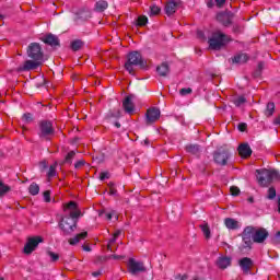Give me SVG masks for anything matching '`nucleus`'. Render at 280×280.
I'll return each mask as SVG.
<instances>
[{"mask_svg": "<svg viewBox=\"0 0 280 280\" xmlns=\"http://www.w3.org/2000/svg\"><path fill=\"white\" fill-rule=\"evenodd\" d=\"M63 211H70L61 218L58 226L63 235H71L78 229V219L81 218L82 211L78 208V202L69 201L63 205Z\"/></svg>", "mask_w": 280, "mask_h": 280, "instance_id": "f257e3e1", "label": "nucleus"}, {"mask_svg": "<svg viewBox=\"0 0 280 280\" xmlns=\"http://www.w3.org/2000/svg\"><path fill=\"white\" fill-rule=\"evenodd\" d=\"M256 174H257L256 178L260 187H268V185H271L273 180H280V174L275 170H271V171L268 168L256 170Z\"/></svg>", "mask_w": 280, "mask_h": 280, "instance_id": "f03ea898", "label": "nucleus"}, {"mask_svg": "<svg viewBox=\"0 0 280 280\" xmlns=\"http://www.w3.org/2000/svg\"><path fill=\"white\" fill-rule=\"evenodd\" d=\"M135 67L145 69V61H143V57L139 51L129 52L125 62V69L130 75H135Z\"/></svg>", "mask_w": 280, "mask_h": 280, "instance_id": "7ed1b4c3", "label": "nucleus"}, {"mask_svg": "<svg viewBox=\"0 0 280 280\" xmlns=\"http://www.w3.org/2000/svg\"><path fill=\"white\" fill-rule=\"evenodd\" d=\"M231 37L221 31H214L211 37L208 39L210 49H222L226 43H231Z\"/></svg>", "mask_w": 280, "mask_h": 280, "instance_id": "20e7f679", "label": "nucleus"}, {"mask_svg": "<svg viewBox=\"0 0 280 280\" xmlns=\"http://www.w3.org/2000/svg\"><path fill=\"white\" fill-rule=\"evenodd\" d=\"M56 135V129H54V124L50 120L39 121L38 137L43 141H51V137Z\"/></svg>", "mask_w": 280, "mask_h": 280, "instance_id": "39448f33", "label": "nucleus"}, {"mask_svg": "<svg viewBox=\"0 0 280 280\" xmlns=\"http://www.w3.org/2000/svg\"><path fill=\"white\" fill-rule=\"evenodd\" d=\"M254 235H255L254 226L248 225L244 229V231L241 234L244 243L243 246L241 247V250H244L245 248H248V250H250V248H253Z\"/></svg>", "mask_w": 280, "mask_h": 280, "instance_id": "423d86ee", "label": "nucleus"}, {"mask_svg": "<svg viewBox=\"0 0 280 280\" xmlns=\"http://www.w3.org/2000/svg\"><path fill=\"white\" fill-rule=\"evenodd\" d=\"M27 56L32 60L43 61L45 54L43 52V47H40V44H38V43L30 44L28 48H27Z\"/></svg>", "mask_w": 280, "mask_h": 280, "instance_id": "0eeeda50", "label": "nucleus"}, {"mask_svg": "<svg viewBox=\"0 0 280 280\" xmlns=\"http://www.w3.org/2000/svg\"><path fill=\"white\" fill-rule=\"evenodd\" d=\"M43 243V237L42 236H34V237H28L27 242L24 246V254L25 255H32L36 248H38V244Z\"/></svg>", "mask_w": 280, "mask_h": 280, "instance_id": "6e6552de", "label": "nucleus"}, {"mask_svg": "<svg viewBox=\"0 0 280 280\" xmlns=\"http://www.w3.org/2000/svg\"><path fill=\"white\" fill-rule=\"evenodd\" d=\"M127 268L130 275H139V272H145V266L143 262L137 261L135 258L129 259Z\"/></svg>", "mask_w": 280, "mask_h": 280, "instance_id": "1a4fd4ad", "label": "nucleus"}, {"mask_svg": "<svg viewBox=\"0 0 280 280\" xmlns=\"http://www.w3.org/2000/svg\"><path fill=\"white\" fill-rule=\"evenodd\" d=\"M230 156L231 153L226 149H219L213 154V159L217 165H226V162L229 161Z\"/></svg>", "mask_w": 280, "mask_h": 280, "instance_id": "9d476101", "label": "nucleus"}, {"mask_svg": "<svg viewBox=\"0 0 280 280\" xmlns=\"http://www.w3.org/2000/svg\"><path fill=\"white\" fill-rule=\"evenodd\" d=\"M234 14L231 11L220 12L217 14V21L221 23L224 27H229L233 23Z\"/></svg>", "mask_w": 280, "mask_h": 280, "instance_id": "9b49d317", "label": "nucleus"}, {"mask_svg": "<svg viewBox=\"0 0 280 280\" xmlns=\"http://www.w3.org/2000/svg\"><path fill=\"white\" fill-rule=\"evenodd\" d=\"M268 235H269L268 230L264 228H259L258 230L255 229L253 242L255 244H264L266 240H268Z\"/></svg>", "mask_w": 280, "mask_h": 280, "instance_id": "f8f14e48", "label": "nucleus"}, {"mask_svg": "<svg viewBox=\"0 0 280 280\" xmlns=\"http://www.w3.org/2000/svg\"><path fill=\"white\" fill-rule=\"evenodd\" d=\"M145 115H147V124L148 126H150V124H154L159 121V119L161 118V109L156 107H150L147 110Z\"/></svg>", "mask_w": 280, "mask_h": 280, "instance_id": "ddd939ff", "label": "nucleus"}, {"mask_svg": "<svg viewBox=\"0 0 280 280\" xmlns=\"http://www.w3.org/2000/svg\"><path fill=\"white\" fill-rule=\"evenodd\" d=\"M43 65L40 60H26L23 66L19 68V71H34Z\"/></svg>", "mask_w": 280, "mask_h": 280, "instance_id": "4468645a", "label": "nucleus"}, {"mask_svg": "<svg viewBox=\"0 0 280 280\" xmlns=\"http://www.w3.org/2000/svg\"><path fill=\"white\" fill-rule=\"evenodd\" d=\"M238 266L243 270L244 275H248V272H250V270L255 266V262L253 261V259L244 257L238 260Z\"/></svg>", "mask_w": 280, "mask_h": 280, "instance_id": "2eb2a0df", "label": "nucleus"}, {"mask_svg": "<svg viewBox=\"0 0 280 280\" xmlns=\"http://www.w3.org/2000/svg\"><path fill=\"white\" fill-rule=\"evenodd\" d=\"M135 95L130 94L122 101V108L128 115L135 113V103H132Z\"/></svg>", "mask_w": 280, "mask_h": 280, "instance_id": "dca6fc26", "label": "nucleus"}, {"mask_svg": "<svg viewBox=\"0 0 280 280\" xmlns=\"http://www.w3.org/2000/svg\"><path fill=\"white\" fill-rule=\"evenodd\" d=\"M178 5H180V0H171L165 4V14L167 16H172V14H176V10H178Z\"/></svg>", "mask_w": 280, "mask_h": 280, "instance_id": "f3484780", "label": "nucleus"}, {"mask_svg": "<svg viewBox=\"0 0 280 280\" xmlns=\"http://www.w3.org/2000/svg\"><path fill=\"white\" fill-rule=\"evenodd\" d=\"M45 45H49L50 47H60V39L58 36L49 33L45 37L42 38Z\"/></svg>", "mask_w": 280, "mask_h": 280, "instance_id": "a211bd4d", "label": "nucleus"}, {"mask_svg": "<svg viewBox=\"0 0 280 280\" xmlns=\"http://www.w3.org/2000/svg\"><path fill=\"white\" fill-rule=\"evenodd\" d=\"M218 268H220V270H226V268H229V266H231V257L229 256H220L217 261H215Z\"/></svg>", "mask_w": 280, "mask_h": 280, "instance_id": "6ab92c4d", "label": "nucleus"}, {"mask_svg": "<svg viewBox=\"0 0 280 280\" xmlns=\"http://www.w3.org/2000/svg\"><path fill=\"white\" fill-rule=\"evenodd\" d=\"M237 150L242 159H248V156L253 154V150L250 149V145L246 143L240 144Z\"/></svg>", "mask_w": 280, "mask_h": 280, "instance_id": "aec40b11", "label": "nucleus"}, {"mask_svg": "<svg viewBox=\"0 0 280 280\" xmlns=\"http://www.w3.org/2000/svg\"><path fill=\"white\" fill-rule=\"evenodd\" d=\"M89 237V232H82L77 234L74 237L69 238L70 246H75V244H80L82 240H86Z\"/></svg>", "mask_w": 280, "mask_h": 280, "instance_id": "412c9836", "label": "nucleus"}, {"mask_svg": "<svg viewBox=\"0 0 280 280\" xmlns=\"http://www.w3.org/2000/svg\"><path fill=\"white\" fill-rule=\"evenodd\" d=\"M224 224L226 229H230L231 231H237V229H240V222L232 218H226Z\"/></svg>", "mask_w": 280, "mask_h": 280, "instance_id": "4be33fe9", "label": "nucleus"}, {"mask_svg": "<svg viewBox=\"0 0 280 280\" xmlns=\"http://www.w3.org/2000/svg\"><path fill=\"white\" fill-rule=\"evenodd\" d=\"M156 71L161 78H167V74L170 73V65L163 62L161 66L156 67Z\"/></svg>", "mask_w": 280, "mask_h": 280, "instance_id": "5701e85b", "label": "nucleus"}, {"mask_svg": "<svg viewBox=\"0 0 280 280\" xmlns=\"http://www.w3.org/2000/svg\"><path fill=\"white\" fill-rule=\"evenodd\" d=\"M186 152H188V154H194L195 156H198V154H200V145L188 144L186 145Z\"/></svg>", "mask_w": 280, "mask_h": 280, "instance_id": "b1692460", "label": "nucleus"}, {"mask_svg": "<svg viewBox=\"0 0 280 280\" xmlns=\"http://www.w3.org/2000/svg\"><path fill=\"white\" fill-rule=\"evenodd\" d=\"M108 8V2L105 0H100L95 4L96 12H104Z\"/></svg>", "mask_w": 280, "mask_h": 280, "instance_id": "393cba45", "label": "nucleus"}, {"mask_svg": "<svg viewBox=\"0 0 280 280\" xmlns=\"http://www.w3.org/2000/svg\"><path fill=\"white\" fill-rule=\"evenodd\" d=\"M28 192L31 194V196H38V194L40 192V186H38V184L36 183H32L28 187Z\"/></svg>", "mask_w": 280, "mask_h": 280, "instance_id": "a878e982", "label": "nucleus"}, {"mask_svg": "<svg viewBox=\"0 0 280 280\" xmlns=\"http://www.w3.org/2000/svg\"><path fill=\"white\" fill-rule=\"evenodd\" d=\"M83 47H84V42H82L81 39H75L71 43L72 51H80V49Z\"/></svg>", "mask_w": 280, "mask_h": 280, "instance_id": "bb28decb", "label": "nucleus"}, {"mask_svg": "<svg viewBox=\"0 0 280 280\" xmlns=\"http://www.w3.org/2000/svg\"><path fill=\"white\" fill-rule=\"evenodd\" d=\"M74 159H75V151L68 152V154L66 155L62 162V165H65V163H67L68 165H71Z\"/></svg>", "mask_w": 280, "mask_h": 280, "instance_id": "cd10ccee", "label": "nucleus"}, {"mask_svg": "<svg viewBox=\"0 0 280 280\" xmlns=\"http://www.w3.org/2000/svg\"><path fill=\"white\" fill-rule=\"evenodd\" d=\"M266 117H272L275 115V103L269 102L265 110Z\"/></svg>", "mask_w": 280, "mask_h": 280, "instance_id": "c85d7f7f", "label": "nucleus"}, {"mask_svg": "<svg viewBox=\"0 0 280 280\" xmlns=\"http://www.w3.org/2000/svg\"><path fill=\"white\" fill-rule=\"evenodd\" d=\"M200 229H201L206 240H210L211 238V230L209 229V224L200 225Z\"/></svg>", "mask_w": 280, "mask_h": 280, "instance_id": "c756f323", "label": "nucleus"}, {"mask_svg": "<svg viewBox=\"0 0 280 280\" xmlns=\"http://www.w3.org/2000/svg\"><path fill=\"white\" fill-rule=\"evenodd\" d=\"M137 25L139 27H143V26L148 25V16H145V15L138 16Z\"/></svg>", "mask_w": 280, "mask_h": 280, "instance_id": "7c9ffc66", "label": "nucleus"}, {"mask_svg": "<svg viewBox=\"0 0 280 280\" xmlns=\"http://www.w3.org/2000/svg\"><path fill=\"white\" fill-rule=\"evenodd\" d=\"M10 191V186L0 180V198Z\"/></svg>", "mask_w": 280, "mask_h": 280, "instance_id": "2f4dec72", "label": "nucleus"}, {"mask_svg": "<svg viewBox=\"0 0 280 280\" xmlns=\"http://www.w3.org/2000/svg\"><path fill=\"white\" fill-rule=\"evenodd\" d=\"M58 167V162H55L52 165H50L49 171H48V178H54L56 176V168Z\"/></svg>", "mask_w": 280, "mask_h": 280, "instance_id": "473e14b6", "label": "nucleus"}, {"mask_svg": "<svg viewBox=\"0 0 280 280\" xmlns=\"http://www.w3.org/2000/svg\"><path fill=\"white\" fill-rule=\"evenodd\" d=\"M22 121L24 124H32V121H34V117L32 116L31 113H26L22 116Z\"/></svg>", "mask_w": 280, "mask_h": 280, "instance_id": "72a5a7b5", "label": "nucleus"}, {"mask_svg": "<svg viewBox=\"0 0 280 280\" xmlns=\"http://www.w3.org/2000/svg\"><path fill=\"white\" fill-rule=\"evenodd\" d=\"M233 34H244V26L240 24H234L232 27Z\"/></svg>", "mask_w": 280, "mask_h": 280, "instance_id": "f704fd0d", "label": "nucleus"}, {"mask_svg": "<svg viewBox=\"0 0 280 280\" xmlns=\"http://www.w3.org/2000/svg\"><path fill=\"white\" fill-rule=\"evenodd\" d=\"M46 254L48 255V257L50 258V261H52V262H56V261H58V259H60V255H58L51 250H48Z\"/></svg>", "mask_w": 280, "mask_h": 280, "instance_id": "c9c22d12", "label": "nucleus"}, {"mask_svg": "<svg viewBox=\"0 0 280 280\" xmlns=\"http://www.w3.org/2000/svg\"><path fill=\"white\" fill-rule=\"evenodd\" d=\"M268 200H275V198H277V189H275V187H270L268 189Z\"/></svg>", "mask_w": 280, "mask_h": 280, "instance_id": "e433bc0d", "label": "nucleus"}, {"mask_svg": "<svg viewBox=\"0 0 280 280\" xmlns=\"http://www.w3.org/2000/svg\"><path fill=\"white\" fill-rule=\"evenodd\" d=\"M235 106H242L243 104H246V97L245 96H238L234 98Z\"/></svg>", "mask_w": 280, "mask_h": 280, "instance_id": "4c0bfd02", "label": "nucleus"}, {"mask_svg": "<svg viewBox=\"0 0 280 280\" xmlns=\"http://www.w3.org/2000/svg\"><path fill=\"white\" fill-rule=\"evenodd\" d=\"M233 62L241 65L242 62H246V55H237L234 57Z\"/></svg>", "mask_w": 280, "mask_h": 280, "instance_id": "58836bf2", "label": "nucleus"}, {"mask_svg": "<svg viewBox=\"0 0 280 280\" xmlns=\"http://www.w3.org/2000/svg\"><path fill=\"white\" fill-rule=\"evenodd\" d=\"M151 15L156 16V14L161 13V8H159L156 4H153L150 7Z\"/></svg>", "mask_w": 280, "mask_h": 280, "instance_id": "ea45409f", "label": "nucleus"}, {"mask_svg": "<svg viewBox=\"0 0 280 280\" xmlns=\"http://www.w3.org/2000/svg\"><path fill=\"white\" fill-rule=\"evenodd\" d=\"M180 95H190V93H192V90L191 88H183L180 91H179Z\"/></svg>", "mask_w": 280, "mask_h": 280, "instance_id": "a19ab883", "label": "nucleus"}, {"mask_svg": "<svg viewBox=\"0 0 280 280\" xmlns=\"http://www.w3.org/2000/svg\"><path fill=\"white\" fill-rule=\"evenodd\" d=\"M44 199H45V202H51V191L49 190L44 191Z\"/></svg>", "mask_w": 280, "mask_h": 280, "instance_id": "79ce46f5", "label": "nucleus"}, {"mask_svg": "<svg viewBox=\"0 0 280 280\" xmlns=\"http://www.w3.org/2000/svg\"><path fill=\"white\" fill-rule=\"evenodd\" d=\"M84 165H86V161H84V160H79V161L74 164V167H75V170H80V167H84Z\"/></svg>", "mask_w": 280, "mask_h": 280, "instance_id": "37998d69", "label": "nucleus"}, {"mask_svg": "<svg viewBox=\"0 0 280 280\" xmlns=\"http://www.w3.org/2000/svg\"><path fill=\"white\" fill-rule=\"evenodd\" d=\"M230 191L233 196H240V188L237 186H232Z\"/></svg>", "mask_w": 280, "mask_h": 280, "instance_id": "c03bdc74", "label": "nucleus"}, {"mask_svg": "<svg viewBox=\"0 0 280 280\" xmlns=\"http://www.w3.org/2000/svg\"><path fill=\"white\" fill-rule=\"evenodd\" d=\"M240 132H246V128H248V125L246 122H241L237 126Z\"/></svg>", "mask_w": 280, "mask_h": 280, "instance_id": "a18cd8bd", "label": "nucleus"}, {"mask_svg": "<svg viewBox=\"0 0 280 280\" xmlns=\"http://www.w3.org/2000/svg\"><path fill=\"white\" fill-rule=\"evenodd\" d=\"M214 3L217 8H224V3H226V0H214Z\"/></svg>", "mask_w": 280, "mask_h": 280, "instance_id": "49530a36", "label": "nucleus"}, {"mask_svg": "<svg viewBox=\"0 0 280 280\" xmlns=\"http://www.w3.org/2000/svg\"><path fill=\"white\" fill-rule=\"evenodd\" d=\"M261 71H264V62L262 61H260L258 63V68H257V71H256L257 75H259L261 73Z\"/></svg>", "mask_w": 280, "mask_h": 280, "instance_id": "de8ad7c7", "label": "nucleus"}, {"mask_svg": "<svg viewBox=\"0 0 280 280\" xmlns=\"http://www.w3.org/2000/svg\"><path fill=\"white\" fill-rule=\"evenodd\" d=\"M115 242H117V238L115 236H113L110 240H109V243L107 245V250H113V248L110 247V244H115Z\"/></svg>", "mask_w": 280, "mask_h": 280, "instance_id": "09e8293b", "label": "nucleus"}, {"mask_svg": "<svg viewBox=\"0 0 280 280\" xmlns=\"http://www.w3.org/2000/svg\"><path fill=\"white\" fill-rule=\"evenodd\" d=\"M110 117H115L116 119H118V117H121V112L117 109L116 112H113L110 114Z\"/></svg>", "mask_w": 280, "mask_h": 280, "instance_id": "8fccbe9b", "label": "nucleus"}, {"mask_svg": "<svg viewBox=\"0 0 280 280\" xmlns=\"http://www.w3.org/2000/svg\"><path fill=\"white\" fill-rule=\"evenodd\" d=\"M104 261H106V257H104V256H98L96 258V264H104Z\"/></svg>", "mask_w": 280, "mask_h": 280, "instance_id": "3c124183", "label": "nucleus"}, {"mask_svg": "<svg viewBox=\"0 0 280 280\" xmlns=\"http://www.w3.org/2000/svg\"><path fill=\"white\" fill-rule=\"evenodd\" d=\"M206 3H207V8H214L215 5V2L213 0H207Z\"/></svg>", "mask_w": 280, "mask_h": 280, "instance_id": "603ef678", "label": "nucleus"}, {"mask_svg": "<svg viewBox=\"0 0 280 280\" xmlns=\"http://www.w3.org/2000/svg\"><path fill=\"white\" fill-rule=\"evenodd\" d=\"M117 194V189L115 187L110 186L109 187V196H115Z\"/></svg>", "mask_w": 280, "mask_h": 280, "instance_id": "864d4df0", "label": "nucleus"}, {"mask_svg": "<svg viewBox=\"0 0 280 280\" xmlns=\"http://www.w3.org/2000/svg\"><path fill=\"white\" fill-rule=\"evenodd\" d=\"M100 178L101 180H106V178H109L108 173H101Z\"/></svg>", "mask_w": 280, "mask_h": 280, "instance_id": "5fc2aeb1", "label": "nucleus"}, {"mask_svg": "<svg viewBox=\"0 0 280 280\" xmlns=\"http://www.w3.org/2000/svg\"><path fill=\"white\" fill-rule=\"evenodd\" d=\"M276 244H280V231L277 232L276 234V241H275Z\"/></svg>", "mask_w": 280, "mask_h": 280, "instance_id": "6e6d98bb", "label": "nucleus"}, {"mask_svg": "<svg viewBox=\"0 0 280 280\" xmlns=\"http://www.w3.org/2000/svg\"><path fill=\"white\" fill-rule=\"evenodd\" d=\"M198 38H205V33L202 31L197 32Z\"/></svg>", "mask_w": 280, "mask_h": 280, "instance_id": "4d7b16f0", "label": "nucleus"}, {"mask_svg": "<svg viewBox=\"0 0 280 280\" xmlns=\"http://www.w3.org/2000/svg\"><path fill=\"white\" fill-rule=\"evenodd\" d=\"M83 250H85L86 253H91V246L83 245Z\"/></svg>", "mask_w": 280, "mask_h": 280, "instance_id": "13d9d810", "label": "nucleus"}, {"mask_svg": "<svg viewBox=\"0 0 280 280\" xmlns=\"http://www.w3.org/2000/svg\"><path fill=\"white\" fill-rule=\"evenodd\" d=\"M119 235H121V230H118L114 233V237H116V240L119 237Z\"/></svg>", "mask_w": 280, "mask_h": 280, "instance_id": "bf43d9fd", "label": "nucleus"}, {"mask_svg": "<svg viewBox=\"0 0 280 280\" xmlns=\"http://www.w3.org/2000/svg\"><path fill=\"white\" fill-rule=\"evenodd\" d=\"M112 259H124V256L112 255Z\"/></svg>", "mask_w": 280, "mask_h": 280, "instance_id": "052dcab7", "label": "nucleus"}, {"mask_svg": "<svg viewBox=\"0 0 280 280\" xmlns=\"http://www.w3.org/2000/svg\"><path fill=\"white\" fill-rule=\"evenodd\" d=\"M102 275V271H94L92 273V277H100Z\"/></svg>", "mask_w": 280, "mask_h": 280, "instance_id": "680f3d73", "label": "nucleus"}, {"mask_svg": "<svg viewBox=\"0 0 280 280\" xmlns=\"http://www.w3.org/2000/svg\"><path fill=\"white\" fill-rule=\"evenodd\" d=\"M176 279L187 280V275L178 276V277H176Z\"/></svg>", "mask_w": 280, "mask_h": 280, "instance_id": "e2e57ef3", "label": "nucleus"}, {"mask_svg": "<svg viewBox=\"0 0 280 280\" xmlns=\"http://www.w3.org/2000/svg\"><path fill=\"white\" fill-rule=\"evenodd\" d=\"M106 220H113V214L112 213H106Z\"/></svg>", "mask_w": 280, "mask_h": 280, "instance_id": "0e129e2a", "label": "nucleus"}, {"mask_svg": "<svg viewBox=\"0 0 280 280\" xmlns=\"http://www.w3.org/2000/svg\"><path fill=\"white\" fill-rule=\"evenodd\" d=\"M114 126H115L116 128H121V124H119L118 121H116V122L114 124Z\"/></svg>", "mask_w": 280, "mask_h": 280, "instance_id": "69168bd1", "label": "nucleus"}, {"mask_svg": "<svg viewBox=\"0 0 280 280\" xmlns=\"http://www.w3.org/2000/svg\"><path fill=\"white\" fill-rule=\"evenodd\" d=\"M278 213H280V197L278 198Z\"/></svg>", "mask_w": 280, "mask_h": 280, "instance_id": "338daca9", "label": "nucleus"}, {"mask_svg": "<svg viewBox=\"0 0 280 280\" xmlns=\"http://www.w3.org/2000/svg\"><path fill=\"white\" fill-rule=\"evenodd\" d=\"M42 166H43L44 168H47V162H42Z\"/></svg>", "mask_w": 280, "mask_h": 280, "instance_id": "774afa93", "label": "nucleus"}]
</instances>
